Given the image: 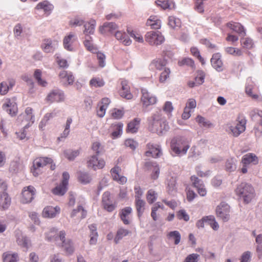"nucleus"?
I'll return each mask as SVG.
<instances>
[{"label": "nucleus", "mask_w": 262, "mask_h": 262, "mask_svg": "<svg viewBox=\"0 0 262 262\" xmlns=\"http://www.w3.org/2000/svg\"><path fill=\"white\" fill-rule=\"evenodd\" d=\"M225 51L226 53L233 56H240L243 54V53L240 49L233 47H226L225 48Z\"/></svg>", "instance_id": "obj_54"}, {"label": "nucleus", "mask_w": 262, "mask_h": 262, "mask_svg": "<svg viewBox=\"0 0 262 262\" xmlns=\"http://www.w3.org/2000/svg\"><path fill=\"white\" fill-rule=\"evenodd\" d=\"M67 185L61 183L53 189V193L58 195H63L67 191Z\"/></svg>", "instance_id": "obj_48"}, {"label": "nucleus", "mask_w": 262, "mask_h": 262, "mask_svg": "<svg viewBox=\"0 0 262 262\" xmlns=\"http://www.w3.org/2000/svg\"><path fill=\"white\" fill-rule=\"evenodd\" d=\"M217 216L224 222L228 221L230 219V206L225 202H222L216 209Z\"/></svg>", "instance_id": "obj_8"}, {"label": "nucleus", "mask_w": 262, "mask_h": 262, "mask_svg": "<svg viewBox=\"0 0 262 262\" xmlns=\"http://www.w3.org/2000/svg\"><path fill=\"white\" fill-rule=\"evenodd\" d=\"M117 29V25L114 23H105L103 26L100 28L101 33H104L106 31L112 32Z\"/></svg>", "instance_id": "obj_43"}, {"label": "nucleus", "mask_w": 262, "mask_h": 262, "mask_svg": "<svg viewBox=\"0 0 262 262\" xmlns=\"http://www.w3.org/2000/svg\"><path fill=\"white\" fill-rule=\"evenodd\" d=\"M241 42L242 46L247 49H251L253 45L252 40L249 38H243L241 39Z\"/></svg>", "instance_id": "obj_62"}, {"label": "nucleus", "mask_w": 262, "mask_h": 262, "mask_svg": "<svg viewBox=\"0 0 262 262\" xmlns=\"http://www.w3.org/2000/svg\"><path fill=\"white\" fill-rule=\"evenodd\" d=\"M211 63L213 68L217 72L223 71V63L221 59V55L220 53H215L212 55Z\"/></svg>", "instance_id": "obj_22"}, {"label": "nucleus", "mask_w": 262, "mask_h": 262, "mask_svg": "<svg viewBox=\"0 0 262 262\" xmlns=\"http://www.w3.org/2000/svg\"><path fill=\"white\" fill-rule=\"evenodd\" d=\"M79 181L83 184H88L92 180L91 177L86 172H80L79 176Z\"/></svg>", "instance_id": "obj_59"}, {"label": "nucleus", "mask_w": 262, "mask_h": 262, "mask_svg": "<svg viewBox=\"0 0 262 262\" xmlns=\"http://www.w3.org/2000/svg\"><path fill=\"white\" fill-rule=\"evenodd\" d=\"M36 190L32 186L24 188L21 192V202L23 204L29 203L34 199Z\"/></svg>", "instance_id": "obj_11"}, {"label": "nucleus", "mask_w": 262, "mask_h": 262, "mask_svg": "<svg viewBox=\"0 0 262 262\" xmlns=\"http://www.w3.org/2000/svg\"><path fill=\"white\" fill-rule=\"evenodd\" d=\"M191 54L195 57H197L202 64L204 65L205 63V61L204 58L201 56L199 50L195 47H192L190 50Z\"/></svg>", "instance_id": "obj_63"}, {"label": "nucleus", "mask_w": 262, "mask_h": 262, "mask_svg": "<svg viewBox=\"0 0 262 262\" xmlns=\"http://www.w3.org/2000/svg\"><path fill=\"white\" fill-rule=\"evenodd\" d=\"M11 203V198L6 191L0 192V210L8 209Z\"/></svg>", "instance_id": "obj_20"}, {"label": "nucleus", "mask_w": 262, "mask_h": 262, "mask_svg": "<svg viewBox=\"0 0 262 262\" xmlns=\"http://www.w3.org/2000/svg\"><path fill=\"white\" fill-rule=\"evenodd\" d=\"M148 121L149 129L158 135L165 134L169 129L167 121L162 116L161 110L154 113Z\"/></svg>", "instance_id": "obj_1"}, {"label": "nucleus", "mask_w": 262, "mask_h": 262, "mask_svg": "<svg viewBox=\"0 0 262 262\" xmlns=\"http://www.w3.org/2000/svg\"><path fill=\"white\" fill-rule=\"evenodd\" d=\"M77 40V36L73 33H70L63 39L64 48L69 51H74V43Z\"/></svg>", "instance_id": "obj_19"}, {"label": "nucleus", "mask_w": 262, "mask_h": 262, "mask_svg": "<svg viewBox=\"0 0 262 262\" xmlns=\"http://www.w3.org/2000/svg\"><path fill=\"white\" fill-rule=\"evenodd\" d=\"M146 24L152 29H158L161 27V22L157 16L152 15L147 20Z\"/></svg>", "instance_id": "obj_30"}, {"label": "nucleus", "mask_w": 262, "mask_h": 262, "mask_svg": "<svg viewBox=\"0 0 262 262\" xmlns=\"http://www.w3.org/2000/svg\"><path fill=\"white\" fill-rule=\"evenodd\" d=\"M42 72L39 69L35 70L34 73V77L37 81L38 84L42 86H46L47 85V82L41 78Z\"/></svg>", "instance_id": "obj_45"}, {"label": "nucleus", "mask_w": 262, "mask_h": 262, "mask_svg": "<svg viewBox=\"0 0 262 262\" xmlns=\"http://www.w3.org/2000/svg\"><path fill=\"white\" fill-rule=\"evenodd\" d=\"M66 233L64 230L59 231V241L57 245L66 253L67 254L71 255L74 251V244L72 241L66 238Z\"/></svg>", "instance_id": "obj_5"}, {"label": "nucleus", "mask_w": 262, "mask_h": 262, "mask_svg": "<svg viewBox=\"0 0 262 262\" xmlns=\"http://www.w3.org/2000/svg\"><path fill=\"white\" fill-rule=\"evenodd\" d=\"M97 156L94 155L89 157L87 161L88 167L94 170L102 169L105 165L104 160L102 159H98Z\"/></svg>", "instance_id": "obj_12"}, {"label": "nucleus", "mask_w": 262, "mask_h": 262, "mask_svg": "<svg viewBox=\"0 0 262 262\" xmlns=\"http://www.w3.org/2000/svg\"><path fill=\"white\" fill-rule=\"evenodd\" d=\"M120 170L121 169L119 167L115 166L111 169V172L113 179L115 181L118 182L120 184H123L127 182V178L124 176H120L119 174Z\"/></svg>", "instance_id": "obj_24"}, {"label": "nucleus", "mask_w": 262, "mask_h": 262, "mask_svg": "<svg viewBox=\"0 0 262 262\" xmlns=\"http://www.w3.org/2000/svg\"><path fill=\"white\" fill-rule=\"evenodd\" d=\"M243 165H247L250 163L257 164L258 162L257 157L254 154L249 153L245 155L242 160Z\"/></svg>", "instance_id": "obj_27"}, {"label": "nucleus", "mask_w": 262, "mask_h": 262, "mask_svg": "<svg viewBox=\"0 0 262 262\" xmlns=\"http://www.w3.org/2000/svg\"><path fill=\"white\" fill-rule=\"evenodd\" d=\"M52 162L51 158L43 157L35 159L33 162V165L31 169V172L35 177H37L42 172V168L48 164Z\"/></svg>", "instance_id": "obj_6"}, {"label": "nucleus", "mask_w": 262, "mask_h": 262, "mask_svg": "<svg viewBox=\"0 0 262 262\" xmlns=\"http://www.w3.org/2000/svg\"><path fill=\"white\" fill-rule=\"evenodd\" d=\"M4 262H16L18 260V254L17 253H10L6 252L3 254Z\"/></svg>", "instance_id": "obj_47"}, {"label": "nucleus", "mask_w": 262, "mask_h": 262, "mask_svg": "<svg viewBox=\"0 0 262 262\" xmlns=\"http://www.w3.org/2000/svg\"><path fill=\"white\" fill-rule=\"evenodd\" d=\"M190 180L193 187L196 188L198 193L202 196H205L207 193V190L203 182L195 176H191Z\"/></svg>", "instance_id": "obj_15"}, {"label": "nucleus", "mask_w": 262, "mask_h": 262, "mask_svg": "<svg viewBox=\"0 0 262 262\" xmlns=\"http://www.w3.org/2000/svg\"><path fill=\"white\" fill-rule=\"evenodd\" d=\"M148 150L145 152L147 157L151 156L153 158H158L162 155L161 146L158 144L148 143L147 144Z\"/></svg>", "instance_id": "obj_16"}, {"label": "nucleus", "mask_w": 262, "mask_h": 262, "mask_svg": "<svg viewBox=\"0 0 262 262\" xmlns=\"http://www.w3.org/2000/svg\"><path fill=\"white\" fill-rule=\"evenodd\" d=\"M83 44L86 49L93 53H97V48L92 43V38L90 36H85Z\"/></svg>", "instance_id": "obj_39"}, {"label": "nucleus", "mask_w": 262, "mask_h": 262, "mask_svg": "<svg viewBox=\"0 0 262 262\" xmlns=\"http://www.w3.org/2000/svg\"><path fill=\"white\" fill-rule=\"evenodd\" d=\"M157 196V193L153 189H150L147 191L146 199L148 203H153L155 201H156Z\"/></svg>", "instance_id": "obj_56"}, {"label": "nucleus", "mask_w": 262, "mask_h": 262, "mask_svg": "<svg viewBox=\"0 0 262 262\" xmlns=\"http://www.w3.org/2000/svg\"><path fill=\"white\" fill-rule=\"evenodd\" d=\"M122 90L120 91V95L121 97L127 99H130L132 97V95L129 92V87L126 80L121 81Z\"/></svg>", "instance_id": "obj_32"}, {"label": "nucleus", "mask_w": 262, "mask_h": 262, "mask_svg": "<svg viewBox=\"0 0 262 262\" xmlns=\"http://www.w3.org/2000/svg\"><path fill=\"white\" fill-rule=\"evenodd\" d=\"M236 194L244 203L248 204L254 196L253 187L249 184L243 182L239 184L235 190Z\"/></svg>", "instance_id": "obj_3"}, {"label": "nucleus", "mask_w": 262, "mask_h": 262, "mask_svg": "<svg viewBox=\"0 0 262 262\" xmlns=\"http://www.w3.org/2000/svg\"><path fill=\"white\" fill-rule=\"evenodd\" d=\"M170 74V69L168 68H164L163 71L160 74L159 82L160 83H165L169 78Z\"/></svg>", "instance_id": "obj_52"}, {"label": "nucleus", "mask_w": 262, "mask_h": 262, "mask_svg": "<svg viewBox=\"0 0 262 262\" xmlns=\"http://www.w3.org/2000/svg\"><path fill=\"white\" fill-rule=\"evenodd\" d=\"M181 25V20L174 16H170L168 17V25L173 29L179 28Z\"/></svg>", "instance_id": "obj_46"}, {"label": "nucleus", "mask_w": 262, "mask_h": 262, "mask_svg": "<svg viewBox=\"0 0 262 262\" xmlns=\"http://www.w3.org/2000/svg\"><path fill=\"white\" fill-rule=\"evenodd\" d=\"M145 202L144 200L142 199L135 200L136 208L139 217H141L143 214L145 210Z\"/></svg>", "instance_id": "obj_42"}, {"label": "nucleus", "mask_w": 262, "mask_h": 262, "mask_svg": "<svg viewBox=\"0 0 262 262\" xmlns=\"http://www.w3.org/2000/svg\"><path fill=\"white\" fill-rule=\"evenodd\" d=\"M127 32L130 35V37L133 38L136 41L140 43L143 42V38L140 34L134 31H130L128 29H127Z\"/></svg>", "instance_id": "obj_58"}, {"label": "nucleus", "mask_w": 262, "mask_h": 262, "mask_svg": "<svg viewBox=\"0 0 262 262\" xmlns=\"http://www.w3.org/2000/svg\"><path fill=\"white\" fill-rule=\"evenodd\" d=\"M129 233V231L127 229H125L122 228H119L116 233V236L114 238V241L116 244H118L120 240H121L123 237L126 236Z\"/></svg>", "instance_id": "obj_49"}, {"label": "nucleus", "mask_w": 262, "mask_h": 262, "mask_svg": "<svg viewBox=\"0 0 262 262\" xmlns=\"http://www.w3.org/2000/svg\"><path fill=\"white\" fill-rule=\"evenodd\" d=\"M125 145L132 150H135L138 145V143L133 139H128L125 141Z\"/></svg>", "instance_id": "obj_64"}, {"label": "nucleus", "mask_w": 262, "mask_h": 262, "mask_svg": "<svg viewBox=\"0 0 262 262\" xmlns=\"http://www.w3.org/2000/svg\"><path fill=\"white\" fill-rule=\"evenodd\" d=\"M227 26L233 31L243 36H245L246 34L244 27L238 23H229L227 24Z\"/></svg>", "instance_id": "obj_35"}, {"label": "nucleus", "mask_w": 262, "mask_h": 262, "mask_svg": "<svg viewBox=\"0 0 262 262\" xmlns=\"http://www.w3.org/2000/svg\"><path fill=\"white\" fill-rule=\"evenodd\" d=\"M123 126L122 123H118L114 125V130L112 133L114 138H117L122 134Z\"/></svg>", "instance_id": "obj_55"}, {"label": "nucleus", "mask_w": 262, "mask_h": 262, "mask_svg": "<svg viewBox=\"0 0 262 262\" xmlns=\"http://www.w3.org/2000/svg\"><path fill=\"white\" fill-rule=\"evenodd\" d=\"M16 237L17 244L24 248V250L26 251L30 246V240L26 236L23 235L20 232L16 233Z\"/></svg>", "instance_id": "obj_23"}, {"label": "nucleus", "mask_w": 262, "mask_h": 262, "mask_svg": "<svg viewBox=\"0 0 262 262\" xmlns=\"http://www.w3.org/2000/svg\"><path fill=\"white\" fill-rule=\"evenodd\" d=\"M78 213H81V218H85L86 216V211L81 206H78L77 209H73L71 214V216L74 217L76 216Z\"/></svg>", "instance_id": "obj_57"}, {"label": "nucleus", "mask_w": 262, "mask_h": 262, "mask_svg": "<svg viewBox=\"0 0 262 262\" xmlns=\"http://www.w3.org/2000/svg\"><path fill=\"white\" fill-rule=\"evenodd\" d=\"M59 232L57 231L55 228H51L49 231L46 233V237L48 241H54L58 243L59 241Z\"/></svg>", "instance_id": "obj_29"}, {"label": "nucleus", "mask_w": 262, "mask_h": 262, "mask_svg": "<svg viewBox=\"0 0 262 262\" xmlns=\"http://www.w3.org/2000/svg\"><path fill=\"white\" fill-rule=\"evenodd\" d=\"M60 212V208L57 206L55 207L47 206L43 209L42 214L44 217L53 218L59 214Z\"/></svg>", "instance_id": "obj_21"}, {"label": "nucleus", "mask_w": 262, "mask_h": 262, "mask_svg": "<svg viewBox=\"0 0 262 262\" xmlns=\"http://www.w3.org/2000/svg\"><path fill=\"white\" fill-rule=\"evenodd\" d=\"M246 123L245 118H239L234 122L228 124L226 130L229 134L237 137L245 130Z\"/></svg>", "instance_id": "obj_4"}, {"label": "nucleus", "mask_w": 262, "mask_h": 262, "mask_svg": "<svg viewBox=\"0 0 262 262\" xmlns=\"http://www.w3.org/2000/svg\"><path fill=\"white\" fill-rule=\"evenodd\" d=\"M37 10H43L45 13L50 14L53 9V6L49 2L45 1L39 3L36 6Z\"/></svg>", "instance_id": "obj_36"}, {"label": "nucleus", "mask_w": 262, "mask_h": 262, "mask_svg": "<svg viewBox=\"0 0 262 262\" xmlns=\"http://www.w3.org/2000/svg\"><path fill=\"white\" fill-rule=\"evenodd\" d=\"M226 169L227 171L231 172L236 169V164L233 159H228L226 162Z\"/></svg>", "instance_id": "obj_60"}, {"label": "nucleus", "mask_w": 262, "mask_h": 262, "mask_svg": "<svg viewBox=\"0 0 262 262\" xmlns=\"http://www.w3.org/2000/svg\"><path fill=\"white\" fill-rule=\"evenodd\" d=\"M195 120L201 127L210 128L213 126V124L210 121L200 115H198L196 117Z\"/></svg>", "instance_id": "obj_41"}, {"label": "nucleus", "mask_w": 262, "mask_h": 262, "mask_svg": "<svg viewBox=\"0 0 262 262\" xmlns=\"http://www.w3.org/2000/svg\"><path fill=\"white\" fill-rule=\"evenodd\" d=\"M90 230V240L91 245H95L97 242L98 233L97 232V227L95 224H91L89 226Z\"/></svg>", "instance_id": "obj_37"}, {"label": "nucleus", "mask_w": 262, "mask_h": 262, "mask_svg": "<svg viewBox=\"0 0 262 262\" xmlns=\"http://www.w3.org/2000/svg\"><path fill=\"white\" fill-rule=\"evenodd\" d=\"M3 108L10 115L14 116L16 115L17 112L16 103L10 99H6L3 104Z\"/></svg>", "instance_id": "obj_17"}, {"label": "nucleus", "mask_w": 262, "mask_h": 262, "mask_svg": "<svg viewBox=\"0 0 262 262\" xmlns=\"http://www.w3.org/2000/svg\"><path fill=\"white\" fill-rule=\"evenodd\" d=\"M102 202L104 208L108 212H112L116 207V204L111 199L110 193L107 191L103 194Z\"/></svg>", "instance_id": "obj_18"}, {"label": "nucleus", "mask_w": 262, "mask_h": 262, "mask_svg": "<svg viewBox=\"0 0 262 262\" xmlns=\"http://www.w3.org/2000/svg\"><path fill=\"white\" fill-rule=\"evenodd\" d=\"M58 76L60 82L63 86L71 85L74 82L75 78L71 72L62 70L59 72Z\"/></svg>", "instance_id": "obj_13"}, {"label": "nucleus", "mask_w": 262, "mask_h": 262, "mask_svg": "<svg viewBox=\"0 0 262 262\" xmlns=\"http://www.w3.org/2000/svg\"><path fill=\"white\" fill-rule=\"evenodd\" d=\"M104 81L103 80L99 77L93 78L90 81V85L91 87L99 88L102 87L104 85Z\"/></svg>", "instance_id": "obj_51"}, {"label": "nucleus", "mask_w": 262, "mask_h": 262, "mask_svg": "<svg viewBox=\"0 0 262 262\" xmlns=\"http://www.w3.org/2000/svg\"><path fill=\"white\" fill-rule=\"evenodd\" d=\"M167 189L169 193L171 194L176 191V180L173 177H170L167 180Z\"/></svg>", "instance_id": "obj_44"}, {"label": "nucleus", "mask_w": 262, "mask_h": 262, "mask_svg": "<svg viewBox=\"0 0 262 262\" xmlns=\"http://www.w3.org/2000/svg\"><path fill=\"white\" fill-rule=\"evenodd\" d=\"M165 39L159 31H149L145 35V40L150 45H159L162 44Z\"/></svg>", "instance_id": "obj_7"}, {"label": "nucleus", "mask_w": 262, "mask_h": 262, "mask_svg": "<svg viewBox=\"0 0 262 262\" xmlns=\"http://www.w3.org/2000/svg\"><path fill=\"white\" fill-rule=\"evenodd\" d=\"M249 115L253 121L259 122L262 120V111L258 108H253L250 111Z\"/></svg>", "instance_id": "obj_40"}, {"label": "nucleus", "mask_w": 262, "mask_h": 262, "mask_svg": "<svg viewBox=\"0 0 262 262\" xmlns=\"http://www.w3.org/2000/svg\"><path fill=\"white\" fill-rule=\"evenodd\" d=\"M167 63L166 61L162 58H158L154 59L149 64V68L150 69L154 70H164L165 67L166 66Z\"/></svg>", "instance_id": "obj_26"}, {"label": "nucleus", "mask_w": 262, "mask_h": 262, "mask_svg": "<svg viewBox=\"0 0 262 262\" xmlns=\"http://www.w3.org/2000/svg\"><path fill=\"white\" fill-rule=\"evenodd\" d=\"M141 120L138 118H135L128 123L126 131L128 133H137L140 126Z\"/></svg>", "instance_id": "obj_33"}, {"label": "nucleus", "mask_w": 262, "mask_h": 262, "mask_svg": "<svg viewBox=\"0 0 262 262\" xmlns=\"http://www.w3.org/2000/svg\"><path fill=\"white\" fill-rule=\"evenodd\" d=\"M168 236L169 238L174 239V244L178 245L181 240V234L178 231H171L169 233Z\"/></svg>", "instance_id": "obj_61"}, {"label": "nucleus", "mask_w": 262, "mask_h": 262, "mask_svg": "<svg viewBox=\"0 0 262 262\" xmlns=\"http://www.w3.org/2000/svg\"><path fill=\"white\" fill-rule=\"evenodd\" d=\"M145 165L152 168V172L151 175V178L154 180L157 179L160 173V168L158 164L156 162H148L146 163Z\"/></svg>", "instance_id": "obj_38"}, {"label": "nucleus", "mask_w": 262, "mask_h": 262, "mask_svg": "<svg viewBox=\"0 0 262 262\" xmlns=\"http://www.w3.org/2000/svg\"><path fill=\"white\" fill-rule=\"evenodd\" d=\"M190 146L189 140L183 137H175L170 142V148L173 156H181L186 155Z\"/></svg>", "instance_id": "obj_2"}, {"label": "nucleus", "mask_w": 262, "mask_h": 262, "mask_svg": "<svg viewBox=\"0 0 262 262\" xmlns=\"http://www.w3.org/2000/svg\"><path fill=\"white\" fill-rule=\"evenodd\" d=\"M141 93L142 97L141 100L143 107H147L155 104L157 102V97L149 93L146 89H142Z\"/></svg>", "instance_id": "obj_10"}, {"label": "nucleus", "mask_w": 262, "mask_h": 262, "mask_svg": "<svg viewBox=\"0 0 262 262\" xmlns=\"http://www.w3.org/2000/svg\"><path fill=\"white\" fill-rule=\"evenodd\" d=\"M96 26V22L94 20H92L90 22L86 23L84 24V30L83 33L85 36H90L93 34L95 32V28Z\"/></svg>", "instance_id": "obj_34"}, {"label": "nucleus", "mask_w": 262, "mask_h": 262, "mask_svg": "<svg viewBox=\"0 0 262 262\" xmlns=\"http://www.w3.org/2000/svg\"><path fill=\"white\" fill-rule=\"evenodd\" d=\"M58 42L51 39H45L42 44V48L46 53L53 52L57 47Z\"/></svg>", "instance_id": "obj_25"}, {"label": "nucleus", "mask_w": 262, "mask_h": 262, "mask_svg": "<svg viewBox=\"0 0 262 262\" xmlns=\"http://www.w3.org/2000/svg\"><path fill=\"white\" fill-rule=\"evenodd\" d=\"M115 37L125 46H129L132 43V40L125 32L117 31L115 34Z\"/></svg>", "instance_id": "obj_31"}, {"label": "nucleus", "mask_w": 262, "mask_h": 262, "mask_svg": "<svg viewBox=\"0 0 262 262\" xmlns=\"http://www.w3.org/2000/svg\"><path fill=\"white\" fill-rule=\"evenodd\" d=\"M92 149L96 154L95 155L98 156L103 152V146L99 141H96L93 143Z\"/></svg>", "instance_id": "obj_53"}, {"label": "nucleus", "mask_w": 262, "mask_h": 262, "mask_svg": "<svg viewBox=\"0 0 262 262\" xmlns=\"http://www.w3.org/2000/svg\"><path fill=\"white\" fill-rule=\"evenodd\" d=\"M64 92L59 89H55L51 91L47 96V100L50 102H60L64 100Z\"/></svg>", "instance_id": "obj_14"}, {"label": "nucleus", "mask_w": 262, "mask_h": 262, "mask_svg": "<svg viewBox=\"0 0 262 262\" xmlns=\"http://www.w3.org/2000/svg\"><path fill=\"white\" fill-rule=\"evenodd\" d=\"M18 119L21 122H26L27 123L25 125L24 127L27 128L35 121V116L33 114V109L30 107L26 108L24 113L18 116Z\"/></svg>", "instance_id": "obj_9"}, {"label": "nucleus", "mask_w": 262, "mask_h": 262, "mask_svg": "<svg viewBox=\"0 0 262 262\" xmlns=\"http://www.w3.org/2000/svg\"><path fill=\"white\" fill-rule=\"evenodd\" d=\"M64 156L70 161H73L79 155L78 150H72L71 149H67L64 151Z\"/></svg>", "instance_id": "obj_50"}, {"label": "nucleus", "mask_w": 262, "mask_h": 262, "mask_svg": "<svg viewBox=\"0 0 262 262\" xmlns=\"http://www.w3.org/2000/svg\"><path fill=\"white\" fill-rule=\"evenodd\" d=\"M132 212V208L130 207H126L122 209L120 213V216L125 225H128L130 223L129 216Z\"/></svg>", "instance_id": "obj_28"}]
</instances>
